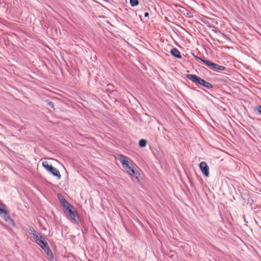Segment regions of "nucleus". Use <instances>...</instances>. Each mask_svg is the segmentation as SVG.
<instances>
[{
  "label": "nucleus",
  "mask_w": 261,
  "mask_h": 261,
  "mask_svg": "<svg viewBox=\"0 0 261 261\" xmlns=\"http://www.w3.org/2000/svg\"><path fill=\"white\" fill-rule=\"evenodd\" d=\"M139 146L141 147H144L147 144V141L144 139H141L139 142Z\"/></svg>",
  "instance_id": "obj_12"
},
{
  "label": "nucleus",
  "mask_w": 261,
  "mask_h": 261,
  "mask_svg": "<svg viewBox=\"0 0 261 261\" xmlns=\"http://www.w3.org/2000/svg\"><path fill=\"white\" fill-rule=\"evenodd\" d=\"M199 168L203 174L206 176H209V167L205 162H202L199 164Z\"/></svg>",
  "instance_id": "obj_6"
},
{
  "label": "nucleus",
  "mask_w": 261,
  "mask_h": 261,
  "mask_svg": "<svg viewBox=\"0 0 261 261\" xmlns=\"http://www.w3.org/2000/svg\"><path fill=\"white\" fill-rule=\"evenodd\" d=\"M37 244L41 247V248L43 247L44 244L45 245V246L48 245L47 243L45 241V239L44 238L41 239Z\"/></svg>",
  "instance_id": "obj_11"
},
{
  "label": "nucleus",
  "mask_w": 261,
  "mask_h": 261,
  "mask_svg": "<svg viewBox=\"0 0 261 261\" xmlns=\"http://www.w3.org/2000/svg\"><path fill=\"white\" fill-rule=\"evenodd\" d=\"M5 205L0 201V216H1L5 221L13 226H15L14 221L11 218L9 212L5 208Z\"/></svg>",
  "instance_id": "obj_3"
},
{
  "label": "nucleus",
  "mask_w": 261,
  "mask_h": 261,
  "mask_svg": "<svg viewBox=\"0 0 261 261\" xmlns=\"http://www.w3.org/2000/svg\"><path fill=\"white\" fill-rule=\"evenodd\" d=\"M129 3L132 7H135L139 4L138 0H129Z\"/></svg>",
  "instance_id": "obj_13"
},
{
  "label": "nucleus",
  "mask_w": 261,
  "mask_h": 261,
  "mask_svg": "<svg viewBox=\"0 0 261 261\" xmlns=\"http://www.w3.org/2000/svg\"><path fill=\"white\" fill-rule=\"evenodd\" d=\"M196 59L200 60L207 67L212 69L214 70H224L225 69V67L223 66L219 65L217 64L210 62V61L206 60L204 59H202L200 57H198L196 56H194Z\"/></svg>",
  "instance_id": "obj_5"
},
{
  "label": "nucleus",
  "mask_w": 261,
  "mask_h": 261,
  "mask_svg": "<svg viewBox=\"0 0 261 261\" xmlns=\"http://www.w3.org/2000/svg\"><path fill=\"white\" fill-rule=\"evenodd\" d=\"M29 231H30V233L31 234L32 236L38 233V232L36 231L33 227H30Z\"/></svg>",
  "instance_id": "obj_14"
},
{
  "label": "nucleus",
  "mask_w": 261,
  "mask_h": 261,
  "mask_svg": "<svg viewBox=\"0 0 261 261\" xmlns=\"http://www.w3.org/2000/svg\"><path fill=\"white\" fill-rule=\"evenodd\" d=\"M48 105L50 108L54 109V103L53 102L49 101L48 102Z\"/></svg>",
  "instance_id": "obj_16"
},
{
  "label": "nucleus",
  "mask_w": 261,
  "mask_h": 261,
  "mask_svg": "<svg viewBox=\"0 0 261 261\" xmlns=\"http://www.w3.org/2000/svg\"><path fill=\"white\" fill-rule=\"evenodd\" d=\"M187 77L188 80H190L193 83L196 84L202 85L208 89H212L213 87V85L210 83L206 82V81L195 74H187Z\"/></svg>",
  "instance_id": "obj_2"
},
{
  "label": "nucleus",
  "mask_w": 261,
  "mask_h": 261,
  "mask_svg": "<svg viewBox=\"0 0 261 261\" xmlns=\"http://www.w3.org/2000/svg\"><path fill=\"white\" fill-rule=\"evenodd\" d=\"M148 16H149V13L148 12H145L144 13V16L145 17H148Z\"/></svg>",
  "instance_id": "obj_18"
},
{
  "label": "nucleus",
  "mask_w": 261,
  "mask_h": 261,
  "mask_svg": "<svg viewBox=\"0 0 261 261\" xmlns=\"http://www.w3.org/2000/svg\"><path fill=\"white\" fill-rule=\"evenodd\" d=\"M119 161L122 164V167L126 170V172L129 175L132 179L135 178L138 180V175L139 173L135 171L134 168V164L128 159V158L119 154L117 157Z\"/></svg>",
  "instance_id": "obj_1"
},
{
  "label": "nucleus",
  "mask_w": 261,
  "mask_h": 261,
  "mask_svg": "<svg viewBox=\"0 0 261 261\" xmlns=\"http://www.w3.org/2000/svg\"><path fill=\"white\" fill-rule=\"evenodd\" d=\"M170 53L173 56L175 57L176 58H181V56L180 51L176 48H172L170 51Z\"/></svg>",
  "instance_id": "obj_9"
},
{
  "label": "nucleus",
  "mask_w": 261,
  "mask_h": 261,
  "mask_svg": "<svg viewBox=\"0 0 261 261\" xmlns=\"http://www.w3.org/2000/svg\"><path fill=\"white\" fill-rule=\"evenodd\" d=\"M42 249L46 253L47 258L50 260L52 259L54 257V255L48 245L45 246V245L44 244L43 247H42Z\"/></svg>",
  "instance_id": "obj_7"
},
{
  "label": "nucleus",
  "mask_w": 261,
  "mask_h": 261,
  "mask_svg": "<svg viewBox=\"0 0 261 261\" xmlns=\"http://www.w3.org/2000/svg\"><path fill=\"white\" fill-rule=\"evenodd\" d=\"M257 110L261 114V106L257 107Z\"/></svg>",
  "instance_id": "obj_17"
},
{
  "label": "nucleus",
  "mask_w": 261,
  "mask_h": 261,
  "mask_svg": "<svg viewBox=\"0 0 261 261\" xmlns=\"http://www.w3.org/2000/svg\"><path fill=\"white\" fill-rule=\"evenodd\" d=\"M42 166L52 175L57 177L60 179L61 178V174L58 169L53 167L51 165H49L47 161H43L42 162Z\"/></svg>",
  "instance_id": "obj_4"
},
{
  "label": "nucleus",
  "mask_w": 261,
  "mask_h": 261,
  "mask_svg": "<svg viewBox=\"0 0 261 261\" xmlns=\"http://www.w3.org/2000/svg\"><path fill=\"white\" fill-rule=\"evenodd\" d=\"M66 202L67 204L69 205V206L67 207L68 213L69 216L71 217L72 219L75 221V218L78 217L77 213L75 211H73L72 210L73 207L71 205H70L67 201H66Z\"/></svg>",
  "instance_id": "obj_8"
},
{
  "label": "nucleus",
  "mask_w": 261,
  "mask_h": 261,
  "mask_svg": "<svg viewBox=\"0 0 261 261\" xmlns=\"http://www.w3.org/2000/svg\"><path fill=\"white\" fill-rule=\"evenodd\" d=\"M222 36L223 37V38L227 41H230V39L229 37H228L227 35H226L225 34L223 33L222 34Z\"/></svg>",
  "instance_id": "obj_15"
},
{
  "label": "nucleus",
  "mask_w": 261,
  "mask_h": 261,
  "mask_svg": "<svg viewBox=\"0 0 261 261\" xmlns=\"http://www.w3.org/2000/svg\"><path fill=\"white\" fill-rule=\"evenodd\" d=\"M103 1L105 2H110V0H103Z\"/></svg>",
  "instance_id": "obj_19"
},
{
  "label": "nucleus",
  "mask_w": 261,
  "mask_h": 261,
  "mask_svg": "<svg viewBox=\"0 0 261 261\" xmlns=\"http://www.w3.org/2000/svg\"><path fill=\"white\" fill-rule=\"evenodd\" d=\"M38 235H39V233L38 232V233L35 234H34V235L32 236H33V239L35 240V242H36L37 244L39 242V241L41 239H43V238L42 236H39Z\"/></svg>",
  "instance_id": "obj_10"
}]
</instances>
